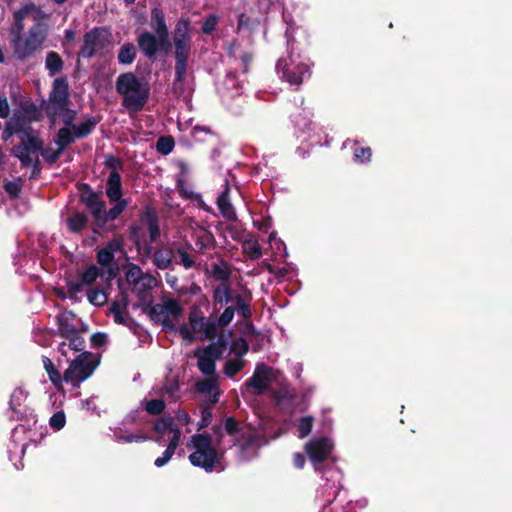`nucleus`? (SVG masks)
<instances>
[{"label":"nucleus","instance_id":"45","mask_svg":"<svg viewBox=\"0 0 512 512\" xmlns=\"http://www.w3.org/2000/svg\"><path fill=\"white\" fill-rule=\"evenodd\" d=\"M243 367H244V361L237 360V359H229L226 361V363L224 365L223 373L227 377L232 378L236 374H238L243 369Z\"/></svg>","mask_w":512,"mask_h":512},{"label":"nucleus","instance_id":"55","mask_svg":"<svg viewBox=\"0 0 512 512\" xmlns=\"http://www.w3.org/2000/svg\"><path fill=\"white\" fill-rule=\"evenodd\" d=\"M230 349L236 356L242 357L249 351V344L245 338L239 337L233 340Z\"/></svg>","mask_w":512,"mask_h":512},{"label":"nucleus","instance_id":"42","mask_svg":"<svg viewBox=\"0 0 512 512\" xmlns=\"http://www.w3.org/2000/svg\"><path fill=\"white\" fill-rule=\"evenodd\" d=\"M77 190L79 192V201L82 204H85L89 200L96 198L98 195H102L101 192L94 191L92 187L87 183H78Z\"/></svg>","mask_w":512,"mask_h":512},{"label":"nucleus","instance_id":"51","mask_svg":"<svg viewBox=\"0 0 512 512\" xmlns=\"http://www.w3.org/2000/svg\"><path fill=\"white\" fill-rule=\"evenodd\" d=\"M195 388L197 392L204 394H211L217 390V384L215 378H207L196 382Z\"/></svg>","mask_w":512,"mask_h":512},{"label":"nucleus","instance_id":"7","mask_svg":"<svg viewBox=\"0 0 512 512\" xmlns=\"http://www.w3.org/2000/svg\"><path fill=\"white\" fill-rule=\"evenodd\" d=\"M276 69L281 73V78L290 85L299 87L305 79L310 78L311 71L307 63L291 57L290 60L280 58L277 61Z\"/></svg>","mask_w":512,"mask_h":512},{"label":"nucleus","instance_id":"23","mask_svg":"<svg viewBox=\"0 0 512 512\" xmlns=\"http://www.w3.org/2000/svg\"><path fill=\"white\" fill-rule=\"evenodd\" d=\"M151 318L156 323L161 324L166 330H174L175 324L170 319L168 315H165V311H163L162 304L148 305L146 309H144Z\"/></svg>","mask_w":512,"mask_h":512},{"label":"nucleus","instance_id":"58","mask_svg":"<svg viewBox=\"0 0 512 512\" xmlns=\"http://www.w3.org/2000/svg\"><path fill=\"white\" fill-rule=\"evenodd\" d=\"M104 165L106 168L110 169L111 172L120 173L124 168L123 161L113 154L105 155Z\"/></svg>","mask_w":512,"mask_h":512},{"label":"nucleus","instance_id":"46","mask_svg":"<svg viewBox=\"0 0 512 512\" xmlns=\"http://www.w3.org/2000/svg\"><path fill=\"white\" fill-rule=\"evenodd\" d=\"M166 403L162 399H151L146 402L145 410L148 414L157 416L164 412Z\"/></svg>","mask_w":512,"mask_h":512},{"label":"nucleus","instance_id":"15","mask_svg":"<svg viewBox=\"0 0 512 512\" xmlns=\"http://www.w3.org/2000/svg\"><path fill=\"white\" fill-rule=\"evenodd\" d=\"M142 223L148 227L150 243H155L160 238L161 231L159 225V218L155 210L151 206H147L140 216Z\"/></svg>","mask_w":512,"mask_h":512},{"label":"nucleus","instance_id":"25","mask_svg":"<svg viewBox=\"0 0 512 512\" xmlns=\"http://www.w3.org/2000/svg\"><path fill=\"white\" fill-rule=\"evenodd\" d=\"M67 228L71 233L79 234L88 225V216L83 212H75L66 219Z\"/></svg>","mask_w":512,"mask_h":512},{"label":"nucleus","instance_id":"28","mask_svg":"<svg viewBox=\"0 0 512 512\" xmlns=\"http://www.w3.org/2000/svg\"><path fill=\"white\" fill-rule=\"evenodd\" d=\"M99 121L100 118L92 116L77 125H73L72 129L75 133L76 138L83 139L89 136L96 127V125L99 123Z\"/></svg>","mask_w":512,"mask_h":512},{"label":"nucleus","instance_id":"33","mask_svg":"<svg viewBox=\"0 0 512 512\" xmlns=\"http://www.w3.org/2000/svg\"><path fill=\"white\" fill-rule=\"evenodd\" d=\"M75 138H76V136H75L74 132H72L67 127H62L57 132L55 142H56L57 146L64 152V150L69 145L74 143Z\"/></svg>","mask_w":512,"mask_h":512},{"label":"nucleus","instance_id":"50","mask_svg":"<svg viewBox=\"0 0 512 512\" xmlns=\"http://www.w3.org/2000/svg\"><path fill=\"white\" fill-rule=\"evenodd\" d=\"M287 51H288V57L287 60H290L291 57L300 60L301 53L303 52V49L300 47V42H298L294 37H288L287 39Z\"/></svg>","mask_w":512,"mask_h":512},{"label":"nucleus","instance_id":"54","mask_svg":"<svg viewBox=\"0 0 512 512\" xmlns=\"http://www.w3.org/2000/svg\"><path fill=\"white\" fill-rule=\"evenodd\" d=\"M23 397V391L22 389L18 388L13 391L11 394V398L9 401L10 409L17 414V417L15 419L19 420L21 419L20 415H22L21 410L19 407L21 406L20 401Z\"/></svg>","mask_w":512,"mask_h":512},{"label":"nucleus","instance_id":"59","mask_svg":"<svg viewBox=\"0 0 512 512\" xmlns=\"http://www.w3.org/2000/svg\"><path fill=\"white\" fill-rule=\"evenodd\" d=\"M60 114H62V121H63L65 127L73 128V125H74L73 122L77 115L76 111L73 109H70L69 106H66V108H64V109H56V117L59 116Z\"/></svg>","mask_w":512,"mask_h":512},{"label":"nucleus","instance_id":"21","mask_svg":"<svg viewBox=\"0 0 512 512\" xmlns=\"http://www.w3.org/2000/svg\"><path fill=\"white\" fill-rule=\"evenodd\" d=\"M106 195L110 202H116L122 198V181L119 172H110L106 182Z\"/></svg>","mask_w":512,"mask_h":512},{"label":"nucleus","instance_id":"24","mask_svg":"<svg viewBox=\"0 0 512 512\" xmlns=\"http://www.w3.org/2000/svg\"><path fill=\"white\" fill-rule=\"evenodd\" d=\"M84 205L86 206L87 210L90 212L94 220L93 233L99 234L98 225L101 220V216L103 215L102 213L106 208L105 201L101 199V195H98L96 198L89 200Z\"/></svg>","mask_w":512,"mask_h":512},{"label":"nucleus","instance_id":"20","mask_svg":"<svg viewBox=\"0 0 512 512\" xmlns=\"http://www.w3.org/2000/svg\"><path fill=\"white\" fill-rule=\"evenodd\" d=\"M232 290L229 283H220L213 289L212 299L214 312L231 301Z\"/></svg>","mask_w":512,"mask_h":512},{"label":"nucleus","instance_id":"38","mask_svg":"<svg viewBox=\"0 0 512 512\" xmlns=\"http://www.w3.org/2000/svg\"><path fill=\"white\" fill-rule=\"evenodd\" d=\"M175 429H177V427L174 424V418L172 416L160 417L153 425V430L159 435H163L167 431L173 432Z\"/></svg>","mask_w":512,"mask_h":512},{"label":"nucleus","instance_id":"47","mask_svg":"<svg viewBox=\"0 0 512 512\" xmlns=\"http://www.w3.org/2000/svg\"><path fill=\"white\" fill-rule=\"evenodd\" d=\"M201 305L208 306L209 300L206 295L201 296V300L199 304H193L190 308L189 314H188V321L189 323H195L197 318L205 317L201 311Z\"/></svg>","mask_w":512,"mask_h":512},{"label":"nucleus","instance_id":"27","mask_svg":"<svg viewBox=\"0 0 512 512\" xmlns=\"http://www.w3.org/2000/svg\"><path fill=\"white\" fill-rule=\"evenodd\" d=\"M42 363L51 383L57 389L62 387V383L65 382V380L63 379V375L60 371L54 366L52 360L47 356H42Z\"/></svg>","mask_w":512,"mask_h":512},{"label":"nucleus","instance_id":"53","mask_svg":"<svg viewBox=\"0 0 512 512\" xmlns=\"http://www.w3.org/2000/svg\"><path fill=\"white\" fill-rule=\"evenodd\" d=\"M96 259L97 263L101 267H109L115 264V256L111 253V251H108V249L105 248H101L97 251Z\"/></svg>","mask_w":512,"mask_h":512},{"label":"nucleus","instance_id":"19","mask_svg":"<svg viewBox=\"0 0 512 512\" xmlns=\"http://www.w3.org/2000/svg\"><path fill=\"white\" fill-rule=\"evenodd\" d=\"M87 329L83 328L82 330H79L75 335H71L66 338L68 342H62L60 343L58 347V351L63 355H67V350H73L75 352H85V339L81 335L82 332H86Z\"/></svg>","mask_w":512,"mask_h":512},{"label":"nucleus","instance_id":"12","mask_svg":"<svg viewBox=\"0 0 512 512\" xmlns=\"http://www.w3.org/2000/svg\"><path fill=\"white\" fill-rule=\"evenodd\" d=\"M305 451L310 461L317 465L328 458L332 451V444L326 437L314 438L306 443Z\"/></svg>","mask_w":512,"mask_h":512},{"label":"nucleus","instance_id":"22","mask_svg":"<svg viewBox=\"0 0 512 512\" xmlns=\"http://www.w3.org/2000/svg\"><path fill=\"white\" fill-rule=\"evenodd\" d=\"M114 203L115 205L112 208L109 210H106L105 208L104 212L102 213L103 215L101 216V220L98 225L99 234H101V231L105 229L106 224L116 220L128 205V201L126 199H120Z\"/></svg>","mask_w":512,"mask_h":512},{"label":"nucleus","instance_id":"37","mask_svg":"<svg viewBox=\"0 0 512 512\" xmlns=\"http://www.w3.org/2000/svg\"><path fill=\"white\" fill-rule=\"evenodd\" d=\"M234 445L239 446L242 452L247 451L259 445V436L255 433L241 434L234 440Z\"/></svg>","mask_w":512,"mask_h":512},{"label":"nucleus","instance_id":"30","mask_svg":"<svg viewBox=\"0 0 512 512\" xmlns=\"http://www.w3.org/2000/svg\"><path fill=\"white\" fill-rule=\"evenodd\" d=\"M57 326H58V334L67 338L71 335H75L79 330L70 322V319L66 315H58L57 316Z\"/></svg>","mask_w":512,"mask_h":512},{"label":"nucleus","instance_id":"61","mask_svg":"<svg viewBox=\"0 0 512 512\" xmlns=\"http://www.w3.org/2000/svg\"><path fill=\"white\" fill-rule=\"evenodd\" d=\"M84 284L82 283L81 280L79 281H68L67 282V292H68V296L71 300L77 302L78 301V293H81L83 291V288H84Z\"/></svg>","mask_w":512,"mask_h":512},{"label":"nucleus","instance_id":"34","mask_svg":"<svg viewBox=\"0 0 512 512\" xmlns=\"http://www.w3.org/2000/svg\"><path fill=\"white\" fill-rule=\"evenodd\" d=\"M43 146L44 141L36 135L28 138L21 137V142L16 147H21V150L25 152L35 153L43 150Z\"/></svg>","mask_w":512,"mask_h":512},{"label":"nucleus","instance_id":"49","mask_svg":"<svg viewBox=\"0 0 512 512\" xmlns=\"http://www.w3.org/2000/svg\"><path fill=\"white\" fill-rule=\"evenodd\" d=\"M235 312H237V310L233 306H227L217 318V328L219 329V327H227L232 322Z\"/></svg>","mask_w":512,"mask_h":512},{"label":"nucleus","instance_id":"8","mask_svg":"<svg viewBox=\"0 0 512 512\" xmlns=\"http://www.w3.org/2000/svg\"><path fill=\"white\" fill-rule=\"evenodd\" d=\"M278 370L260 362L256 364L252 376L244 383L245 388L253 395L262 396L270 387V384L277 379Z\"/></svg>","mask_w":512,"mask_h":512},{"label":"nucleus","instance_id":"6","mask_svg":"<svg viewBox=\"0 0 512 512\" xmlns=\"http://www.w3.org/2000/svg\"><path fill=\"white\" fill-rule=\"evenodd\" d=\"M137 45L145 57L155 60L158 53L167 54L173 45L169 39V33L155 35L149 31H143L137 36Z\"/></svg>","mask_w":512,"mask_h":512},{"label":"nucleus","instance_id":"18","mask_svg":"<svg viewBox=\"0 0 512 512\" xmlns=\"http://www.w3.org/2000/svg\"><path fill=\"white\" fill-rule=\"evenodd\" d=\"M252 296L250 292L248 293V297L243 296L235 290H232L231 301L233 306L238 314H240L245 320H249L252 317V309L250 306V301Z\"/></svg>","mask_w":512,"mask_h":512},{"label":"nucleus","instance_id":"13","mask_svg":"<svg viewBox=\"0 0 512 512\" xmlns=\"http://www.w3.org/2000/svg\"><path fill=\"white\" fill-rule=\"evenodd\" d=\"M125 277L129 284H133L135 287H137L139 284L141 285L139 295H141L142 292L151 290L152 288L151 283L154 280V277L151 275L144 276L141 268L136 264H130L128 266Z\"/></svg>","mask_w":512,"mask_h":512},{"label":"nucleus","instance_id":"9","mask_svg":"<svg viewBox=\"0 0 512 512\" xmlns=\"http://www.w3.org/2000/svg\"><path fill=\"white\" fill-rule=\"evenodd\" d=\"M50 104L46 108L47 117L52 121L56 118V109H64L70 106L69 85L65 77L56 78L49 94Z\"/></svg>","mask_w":512,"mask_h":512},{"label":"nucleus","instance_id":"36","mask_svg":"<svg viewBox=\"0 0 512 512\" xmlns=\"http://www.w3.org/2000/svg\"><path fill=\"white\" fill-rule=\"evenodd\" d=\"M231 274L232 272L226 262H222V264L213 263L211 265V275L221 283H228Z\"/></svg>","mask_w":512,"mask_h":512},{"label":"nucleus","instance_id":"31","mask_svg":"<svg viewBox=\"0 0 512 512\" xmlns=\"http://www.w3.org/2000/svg\"><path fill=\"white\" fill-rule=\"evenodd\" d=\"M104 275V270L94 264L89 265L80 275V280L84 285L90 286Z\"/></svg>","mask_w":512,"mask_h":512},{"label":"nucleus","instance_id":"48","mask_svg":"<svg viewBox=\"0 0 512 512\" xmlns=\"http://www.w3.org/2000/svg\"><path fill=\"white\" fill-rule=\"evenodd\" d=\"M23 180L19 177L15 181H7L4 184V189L11 199H17L21 193Z\"/></svg>","mask_w":512,"mask_h":512},{"label":"nucleus","instance_id":"57","mask_svg":"<svg viewBox=\"0 0 512 512\" xmlns=\"http://www.w3.org/2000/svg\"><path fill=\"white\" fill-rule=\"evenodd\" d=\"M116 438L124 443H132V442H144L148 440V436L144 434H133V433H126V432H118L115 433Z\"/></svg>","mask_w":512,"mask_h":512},{"label":"nucleus","instance_id":"5","mask_svg":"<svg viewBox=\"0 0 512 512\" xmlns=\"http://www.w3.org/2000/svg\"><path fill=\"white\" fill-rule=\"evenodd\" d=\"M46 39V32L40 23L31 26L25 38L14 35L11 39V47L17 60L24 61L39 50Z\"/></svg>","mask_w":512,"mask_h":512},{"label":"nucleus","instance_id":"44","mask_svg":"<svg viewBox=\"0 0 512 512\" xmlns=\"http://www.w3.org/2000/svg\"><path fill=\"white\" fill-rule=\"evenodd\" d=\"M163 311H165V315L169 317L172 316L174 319L179 318L183 313V308L175 299H168L162 304Z\"/></svg>","mask_w":512,"mask_h":512},{"label":"nucleus","instance_id":"41","mask_svg":"<svg viewBox=\"0 0 512 512\" xmlns=\"http://www.w3.org/2000/svg\"><path fill=\"white\" fill-rule=\"evenodd\" d=\"M191 136L195 143H203L216 138V135L209 128L201 126L194 127Z\"/></svg>","mask_w":512,"mask_h":512},{"label":"nucleus","instance_id":"40","mask_svg":"<svg viewBox=\"0 0 512 512\" xmlns=\"http://www.w3.org/2000/svg\"><path fill=\"white\" fill-rule=\"evenodd\" d=\"M87 299L92 305L100 307L107 303L108 295L103 289L96 287L87 291Z\"/></svg>","mask_w":512,"mask_h":512},{"label":"nucleus","instance_id":"63","mask_svg":"<svg viewBox=\"0 0 512 512\" xmlns=\"http://www.w3.org/2000/svg\"><path fill=\"white\" fill-rule=\"evenodd\" d=\"M224 430L230 436H237L240 432V423L233 417L229 416L224 421Z\"/></svg>","mask_w":512,"mask_h":512},{"label":"nucleus","instance_id":"17","mask_svg":"<svg viewBox=\"0 0 512 512\" xmlns=\"http://www.w3.org/2000/svg\"><path fill=\"white\" fill-rule=\"evenodd\" d=\"M174 249L169 246H161L154 250L152 262L160 270H166L173 263Z\"/></svg>","mask_w":512,"mask_h":512},{"label":"nucleus","instance_id":"14","mask_svg":"<svg viewBox=\"0 0 512 512\" xmlns=\"http://www.w3.org/2000/svg\"><path fill=\"white\" fill-rule=\"evenodd\" d=\"M211 318L212 316L209 319L206 317L197 318L195 323H189L195 334H201V340L213 341L219 334L216 321Z\"/></svg>","mask_w":512,"mask_h":512},{"label":"nucleus","instance_id":"2","mask_svg":"<svg viewBox=\"0 0 512 512\" xmlns=\"http://www.w3.org/2000/svg\"><path fill=\"white\" fill-rule=\"evenodd\" d=\"M116 91L123 96L122 106L129 112H140L150 97L148 83H143L133 73H122L116 80Z\"/></svg>","mask_w":512,"mask_h":512},{"label":"nucleus","instance_id":"39","mask_svg":"<svg viewBox=\"0 0 512 512\" xmlns=\"http://www.w3.org/2000/svg\"><path fill=\"white\" fill-rule=\"evenodd\" d=\"M243 252L252 260L262 256V249L257 240L245 239L242 244Z\"/></svg>","mask_w":512,"mask_h":512},{"label":"nucleus","instance_id":"52","mask_svg":"<svg viewBox=\"0 0 512 512\" xmlns=\"http://www.w3.org/2000/svg\"><path fill=\"white\" fill-rule=\"evenodd\" d=\"M313 421L314 418L312 416H305L302 417L298 421L297 429H298V436L300 438H305L308 436L312 430L313 427Z\"/></svg>","mask_w":512,"mask_h":512},{"label":"nucleus","instance_id":"43","mask_svg":"<svg viewBox=\"0 0 512 512\" xmlns=\"http://www.w3.org/2000/svg\"><path fill=\"white\" fill-rule=\"evenodd\" d=\"M175 146L172 136H161L157 139L156 150L162 155L170 154Z\"/></svg>","mask_w":512,"mask_h":512},{"label":"nucleus","instance_id":"32","mask_svg":"<svg viewBox=\"0 0 512 512\" xmlns=\"http://www.w3.org/2000/svg\"><path fill=\"white\" fill-rule=\"evenodd\" d=\"M136 54L137 52L134 44L130 42L124 43L118 52V62L120 64L129 65L135 60Z\"/></svg>","mask_w":512,"mask_h":512},{"label":"nucleus","instance_id":"1","mask_svg":"<svg viewBox=\"0 0 512 512\" xmlns=\"http://www.w3.org/2000/svg\"><path fill=\"white\" fill-rule=\"evenodd\" d=\"M191 22L181 17L175 24L172 42L174 46L175 79L174 85L182 84L187 75L188 61L192 51Z\"/></svg>","mask_w":512,"mask_h":512},{"label":"nucleus","instance_id":"64","mask_svg":"<svg viewBox=\"0 0 512 512\" xmlns=\"http://www.w3.org/2000/svg\"><path fill=\"white\" fill-rule=\"evenodd\" d=\"M66 424V415L64 411H58L54 413L50 420L49 425L51 428H53L56 431L61 430Z\"/></svg>","mask_w":512,"mask_h":512},{"label":"nucleus","instance_id":"56","mask_svg":"<svg viewBox=\"0 0 512 512\" xmlns=\"http://www.w3.org/2000/svg\"><path fill=\"white\" fill-rule=\"evenodd\" d=\"M273 398L277 404H281L284 401H291L295 397V392L289 387H282L273 392Z\"/></svg>","mask_w":512,"mask_h":512},{"label":"nucleus","instance_id":"62","mask_svg":"<svg viewBox=\"0 0 512 512\" xmlns=\"http://www.w3.org/2000/svg\"><path fill=\"white\" fill-rule=\"evenodd\" d=\"M372 156L370 147H356L353 152L354 161L360 163L369 162Z\"/></svg>","mask_w":512,"mask_h":512},{"label":"nucleus","instance_id":"4","mask_svg":"<svg viewBox=\"0 0 512 512\" xmlns=\"http://www.w3.org/2000/svg\"><path fill=\"white\" fill-rule=\"evenodd\" d=\"M100 364V356L91 352L79 353L69 364L63 373V379L72 386H79L80 383L90 378Z\"/></svg>","mask_w":512,"mask_h":512},{"label":"nucleus","instance_id":"60","mask_svg":"<svg viewBox=\"0 0 512 512\" xmlns=\"http://www.w3.org/2000/svg\"><path fill=\"white\" fill-rule=\"evenodd\" d=\"M141 227L135 224L129 226V239L134 243L138 252L142 250Z\"/></svg>","mask_w":512,"mask_h":512},{"label":"nucleus","instance_id":"16","mask_svg":"<svg viewBox=\"0 0 512 512\" xmlns=\"http://www.w3.org/2000/svg\"><path fill=\"white\" fill-rule=\"evenodd\" d=\"M217 207L221 215L228 221H236L237 214L230 201V186L226 181L223 191L217 198Z\"/></svg>","mask_w":512,"mask_h":512},{"label":"nucleus","instance_id":"26","mask_svg":"<svg viewBox=\"0 0 512 512\" xmlns=\"http://www.w3.org/2000/svg\"><path fill=\"white\" fill-rule=\"evenodd\" d=\"M151 27L155 35L169 33L164 12L158 7L151 9Z\"/></svg>","mask_w":512,"mask_h":512},{"label":"nucleus","instance_id":"29","mask_svg":"<svg viewBox=\"0 0 512 512\" xmlns=\"http://www.w3.org/2000/svg\"><path fill=\"white\" fill-rule=\"evenodd\" d=\"M45 67L50 76H54L61 72L64 67V61L55 51H49L45 59Z\"/></svg>","mask_w":512,"mask_h":512},{"label":"nucleus","instance_id":"10","mask_svg":"<svg viewBox=\"0 0 512 512\" xmlns=\"http://www.w3.org/2000/svg\"><path fill=\"white\" fill-rule=\"evenodd\" d=\"M109 43L108 33L103 27H95L83 36V45L78 56L92 58L97 51L102 50Z\"/></svg>","mask_w":512,"mask_h":512},{"label":"nucleus","instance_id":"35","mask_svg":"<svg viewBox=\"0 0 512 512\" xmlns=\"http://www.w3.org/2000/svg\"><path fill=\"white\" fill-rule=\"evenodd\" d=\"M192 249L191 244L187 243V247L183 245H179L176 247L175 251L179 256L178 264L182 265L186 270H189L195 266L194 257L188 252V249Z\"/></svg>","mask_w":512,"mask_h":512},{"label":"nucleus","instance_id":"3","mask_svg":"<svg viewBox=\"0 0 512 512\" xmlns=\"http://www.w3.org/2000/svg\"><path fill=\"white\" fill-rule=\"evenodd\" d=\"M194 452L189 455L193 466L201 467L206 472H213L220 463L221 455L212 445V437L208 433H199L191 437Z\"/></svg>","mask_w":512,"mask_h":512},{"label":"nucleus","instance_id":"11","mask_svg":"<svg viewBox=\"0 0 512 512\" xmlns=\"http://www.w3.org/2000/svg\"><path fill=\"white\" fill-rule=\"evenodd\" d=\"M216 346L208 345L194 353V356L198 359L197 367L204 375L213 376L215 374L216 361L221 358V352Z\"/></svg>","mask_w":512,"mask_h":512}]
</instances>
